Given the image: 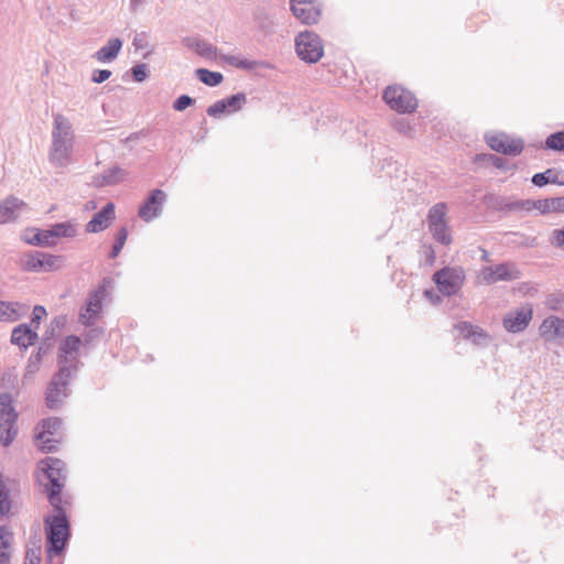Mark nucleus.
<instances>
[{
	"instance_id": "nucleus-36",
	"label": "nucleus",
	"mask_w": 564,
	"mask_h": 564,
	"mask_svg": "<svg viewBox=\"0 0 564 564\" xmlns=\"http://www.w3.org/2000/svg\"><path fill=\"white\" fill-rule=\"evenodd\" d=\"M228 113L237 112L242 108V106L247 101V96L245 93H237L235 95L229 96L228 98H224Z\"/></svg>"
},
{
	"instance_id": "nucleus-5",
	"label": "nucleus",
	"mask_w": 564,
	"mask_h": 564,
	"mask_svg": "<svg viewBox=\"0 0 564 564\" xmlns=\"http://www.w3.org/2000/svg\"><path fill=\"white\" fill-rule=\"evenodd\" d=\"M40 468L48 479L46 491L51 505L61 502V491L66 478L64 463L54 457H46L40 462Z\"/></svg>"
},
{
	"instance_id": "nucleus-30",
	"label": "nucleus",
	"mask_w": 564,
	"mask_h": 564,
	"mask_svg": "<svg viewBox=\"0 0 564 564\" xmlns=\"http://www.w3.org/2000/svg\"><path fill=\"white\" fill-rule=\"evenodd\" d=\"M531 181L533 185L538 187H542L547 184L564 185V175L558 177V174L553 169H549L545 172L534 174Z\"/></svg>"
},
{
	"instance_id": "nucleus-19",
	"label": "nucleus",
	"mask_w": 564,
	"mask_h": 564,
	"mask_svg": "<svg viewBox=\"0 0 564 564\" xmlns=\"http://www.w3.org/2000/svg\"><path fill=\"white\" fill-rule=\"evenodd\" d=\"M539 333L545 341H564V318L555 315L544 318Z\"/></svg>"
},
{
	"instance_id": "nucleus-21",
	"label": "nucleus",
	"mask_w": 564,
	"mask_h": 564,
	"mask_svg": "<svg viewBox=\"0 0 564 564\" xmlns=\"http://www.w3.org/2000/svg\"><path fill=\"white\" fill-rule=\"evenodd\" d=\"M37 338V332L33 330L30 325L19 324L12 329L10 341L12 345L18 346L21 350L25 351L36 343Z\"/></svg>"
},
{
	"instance_id": "nucleus-46",
	"label": "nucleus",
	"mask_w": 564,
	"mask_h": 564,
	"mask_svg": "<svg viewBox=\"0 0 564 564\" xmlns=\"http://www.w3.org/2000/svg\"><path fill=\"white\" fill-rule=\"evenodd\" d=\"M550 243L556 248H564V228L555 229L550 237Z\"/></svg>"
},
{
	"instance_id": "nucleus-17",
	"label": "nucleus",
	"mask_w": 564,
	"mask_h": 564,
	"mask_svg": "<svg viewBox=\"0 0 564 564\" xmlns=\"http://www.w3.org/2000/svg\"><path fill=\"white\" fill-rule=\"evenodd\" d=\"M520 271L512 263H500L496 267H486L482 270V280L487 284H492L499 281H513L520 278Z\"/></svg>"
},
{
	"instance_id": "nucleus-43",
	"label": "nucleus",
	"mask_w": 564,
	"mask_h": 564,
	"mask_svg": "<svg viewBox=\"0 0 564 564\" xmlns=\"http://www.w3.org/2000/svg\"><path fill=\"white\" fill-rule=\"evenodd\" d=\"M206 112L208 116L214 117V118L219 117L220 115H223L225 112H228L225 100L220 99V100L216 101L215 104H213L212 106H209L207 108Z\"/></svg>"
},
{
	"instance_id": "nucleus-11",
	"label": "nucleus",
	"mask_w": 564,
	"mask_h": 564,
	"mask_svg": "<svg viewBox=\"0 0 564 564\" xmlns=\"http://www.w3.org/2000/svg\"><path fill=\"white\" fill-rule=\"evenodd\" d=\"M297 56L306 63H316L324 54L321 37L311 31L301 32L295 39Z\"/></svg>"
},
{
	"instance_id": "nucleus-13",
	"label": "nucleus",
	"mask_w": 564,
	"mask_h": 564,
	"mask_svg": "<svg viewBox=\"0 0 564 564\" xmlns=\"http://www.w3.org/2000/svg\"><path fill=\"white\" fill-rule=\"evenodd\" d=\"M486 142L491 150L506 155H519L524 149L522 139L507 133L486 134Z\"/></svg>"
},
{
	"instance_id": "nucleus-34",
	"label": "nucleus",
	"mask_w": 564,
	"mask_h": 564,
	"mask_svg": "<svg viewBox=\"0 0 564 564\" xmlns=\"http://www.w3.org/2000/svg\"><path fill=\"white\" fill-rule=\"evenodd\" d=\"M196 75L203 84L210 86V87L218 86L224 79V76L221 73L213 72V70H209L206 68H198L196 70Z\"/></svg>"
},
{
	"instance_id": "nucleus-6",
	"label": "nucleus",
	"mask_w": 564,
	"mask_h": 564,
	"mask_svg": "<svg viewBox=\"0 0 564 564\" xmlns=\"http://www.w3.org/2000/svg\"><path fill=\"white\" fill-rule=\"evenodd\" d=\"M73 370L68 366H62L51 379L46 393V406L51 410L59 409L68 397V386L73 378Z\"/></svg>"
},
{
	"instance_id": "nucleus-3",
	"label": "nucleus",
	"mask_w": 564,
	"mask_h": 564,
	"mask_svg": "<svg viewBox=\"0 0 564 564\" xmlns=\"http://www.w3.org/2000/svg\"><path fill=\"white\" fill-rule=\"evenodd\" d=\"M19 414L14 399L9 392H0V444L8 447L18 435Z\"/></svg>"
},
{
	"instance_id": "nucleus-26",
	"label": "nucleus",
	"mask_w": 564,
	"mask_h": 564,
	"mask_svg": "<svg viewBox=\"0 0 564 564\" xmlns=\"http://www.w3.org/2000/svg\"><path fill=\"white\" fill-rule=\"evenodd\" d=\"M22 239L25 243L31 246H41V247H52L54 246V241L50 235L48 229L39 230V229H31L26 230Z\"/></svg>"
},
{
	"instance_id": "nucleus-50",
	"label": "nucleus",
	"mask_w": 564,
	"mask_h": 564,
	"mask_svg": "<svg viewBox=\"0 0 564 564\" xmlns=\"http://www.w3.org/2000/svg\"><path fill=\"white\" fill-rule=\"evenodd\" d=\"M554 213H564V196L554 197Z\"/></svg>"
},
{
	"instance_id": "nucleus-16",
	"label": "nucleus",
	"mask_w": 564,
	"mask_h": 564,
	"mask_svg": "<svg viewBox=\"0 0 564 564\" xmlns=\"http://www.w3.org/2000/svg\"><path fill=\"white\" fill-rule=\"evenodd\" d=\"M166 198L167 196L162 189H152L144 203L139 207V217L147 223L159 217L162 213Z\"/></svg>"
},
{
	"instance_id": "nucleus-22",
	"label": "nucleus",
	"mask_w": 564,
	"mask_h": 564,
	"mask_svg": "<svg viewBox=\"0 0 564 564\" xmlns=\"http://www.w3.org/2000/svg\"><path fill=\"white\" fill-rule=\"evenodd\" d=\"M28 313V306L15 301L0 300V323H14Z\"/></svg>"
},
{
	"instance_id": "nucleus-4",
	"label": "nucleus",
	"mask_w": 564,
	"mask_h": 564,
	"mask_svg": "<svg viewBox=\"0 0 564 564\" xmlns=\"http://www.w3.org/2000/svg\"><path fill=\"white\" fill-rule=\"evenodd\" d=\"M447 209L445 203H436L430 207L426 216L430 234L436 242L443 246H449L453 242L452 230L446 218Z\"/></svg>"
},
{
	"instance_id": "nucleus-56",
	"label": "nucleus",
	"mask_w": 564,
	"mask_h": 564,
	"mask_svg": "<svg viewBox=\"0 0 564 564\" xmlns=\"http://www.w3.org/2000/svg\"><path fill=\"white\" fill-rule=\"evenodd\" d=\"M481 251H482L481 259H482L484 261H489V253H488V251H487V250H485V249H482Z\"/></svg>"
},
{
	"instance_id": "nucleus-54",
	"label": "nucleus",
	"mask_w": 564,
	"mask_h": 564,
	"mask_svg": "<svg viewBox=\"0 0 564 564\" xmlns=\"http://www.w3.org/2000/svg\"><path fill=\"white\" fill-rule=\"evenodd\" d=\"M226 62L235 67H238V63L240 62V58L237 56H227Z\"/></svg>"
},
{
	"instance_id": "nucleus-49",
	"label": "nucleus",
	"mask_w": 564,
	"mask_h": 564,
	"mask_svg": "<svg viewBox=\"0 0 564 564\" xmlns=\"http://www.w3.org/2000/svg\"><path fill=\"white\" fill-rule=\"evenodd\" d=\"M257 61H251L247 58H240V62L238 63V68L246 69V70H252L258 66Z\"/></svg>"
},
{
	"instance_id": "nucleus-2",
	"label": "nucleus",
	"mask_w": 564,
	"mask_h": 564,
	"mask_svg": "<svg viewBox=\"0 0 564 564\" xmlns=\"http://www.w3.org/2000/svg\"><path fill=\"white\" fill-rule=\"evenodd\" d=\"M55 514L45 518L47 553L59 555L69 539V522L61 502L52 505Z\"/></svg>"
},
{
	"instance_id": "nucleus-35",
	"label": "nucleus",
	"mask_w": 564,
	"mask_h": 564,
	"mask_svg": "<svg viewBox=\"0 0 564 564\" xmlns=\"http://www.w3.org/2000/svg\"><path fill=\"white\" fill-rule=\"evenodd\" d=\"M481 161L492 164L498 170L508 171L510 169V165L506 159L495 154H478L476 156V162Z\"/></svg>"
},
{
	"instance_id": "nucleus-24",
	"label": "nucleus",
	"mask_w": 564,
	"mask_h": 564,
	"mask_svg": "<svg viewBox=\"0 0 564 564\" xmlns=\"http://www.w3.org/2000/svg\"><path fill=\"white\" fill-rule=\"evenodd\" d=\"M455 329L463 338L476 345H484L489 338L488 334L482 328L468 322H459L455 325Z\"/></svg>"
},
{
	"instance_id": "nucleus-1",
	"label": "nucleus",
	"mask_w": 564,
	"mask_h": 564,
	"mask_svg": "<svg viewBox=\"0 0 564 564\" xmlns=\"http://www.w3.org/2000/svg\"><path fill=\"white\" fill-rule=\"evenodd\" d=\"M75 134L70 121L61 113L53 116L52 143L48 161L57 169H65L72 163Z\"/></svg>"
},
{
	"instance_id": "nucleus-15",
	"label": "nucleus",
	"mask_w": 564,
	"mask_h": 564,
	"mask_svg": "<svg viewBox=\"0 0 564 564\" xmlns=\"http://www.w3.org/2000/svg\"><path fill=\"white\" fill-rule=\"evenodd\" d=\"M533 316V308L530 304L508 312L502 318V325L509 333H521L527 329Z\"/></svg>"
},
{
	"instance_id": "nucleus-38",
	"label": "nucleus",
	"mask_w": 564,
	"mask_h": 564,
	"mask_svg": "<svg viewBox=\"0 0 564 564\" xmlns=\"http://www.w3.org/2000/svg\"><path fill=\"white\" fill-rule=\"evenodd\" d=\"M127 237H128L127 228L126 227H121L118 230L117 236H116V240H115V242L112 245V249H111V252H110V258L115 259L116 257L119 256V253L121 252L122 248L124 247Z\"/></svg>"
},
{
	"instance_id": "nucleus-55",
	"label": "nucleus",
	"mask_w": 564,
	"mask_h": 564,
	"mask_svg": "<svg viewBox=\"0 0 564 564\" xmlns=\"http://www.w3.org/2000/svg\"><path fill=\"white\" fill-rule=\"evenodd\" d=\"M139 135L140 133L135 132V133H131L129 137L126 138V142H134L139 139Z\"/></svg>"
},
{
	"instance_id": "nucleus-33",
	"label": "nucleus",
	"mask_w": 564,
	"mask_h": 564,
	"mask_svg": "<svg viewBox=\"0 0 564 564\" xmlns=\"http://www.w3.org/2000/svg\"><path fill=\"white\" fill-rule=\"evenodd\" d=\"M127 175V172L119 167L112 166L108 170H105L100 177L102 178L101 185H115L120 183Z\"/></svg>"
},
{
	"instance_id": "nucleus-32",
	"label": "nucleus",
	"mask_w": 564,
	"mask_h": 564,
	"mask_svg": "<svg viewBox=\"0 0 564 564\" xmlns=\"http://www.w3.org/2000/svg\"><path fill=\"white\" fill-rule=\"evenodd\" d=\"M67 323L66 315L55 316L47 326L46 330L43 334L42 343L52 344V340L57 334L65 327Z\"/></svg>"
},
{
	"instance_id": "nucleus-28",
	"label": "nucleus",
	"mask_w": 564,
	"mask_h": 564,
	"mask_svg": "<svg viewBox=\"0 0 564 564\" xmlns=\"http://www.w3.org/2000/svg\"><path fill=\"white\" fill-rule=\"evenodd\" d=\"M13 534L7 525L0 527V564H10Z\"/></svg>"
},
{
	"instance_id": "nucleus-53",
	"label": "nucleus",
	"mask_w": 564,
	"mask_h": 564,
	"mask_svg": "<svg viewBox=\"0 0 564 564\" xmlns=\"http://www.w3.org/2000/svg\"><path fill=\"white\" fill-rule=\"evenodd\" d=\"M133 45L137 50L144 47V37L140 34H137L133 39Z\"/></svg>"
},
{
	"instance_id": "nucleus-12",
	"label": "nucleus",
	"mask_w": 564,
	"mask_h": 564,
	"mask_svg": "<svg viewBox=\"0 0 564 564\" xmlns=\"http://www.w3.org/2000/svg\"><path fill=\"white\" fill-rule=\"evenodd\" d=\"M383 99L391 109L401 113L412 112L417 107L414 95L400 86L387 87L383 91Z\"/></svg>"
},
{
	"instance_id": "nucleus-31",
	"label": "nucleus",
	"mask_w": 564,
	"mask_h": 564,
	"mask_svg": "<svg viewBox=\"0 0 564 564\" xmlns=\"http://www.w3.org/2000/svg\"><path fill=\"white\" fill-rule=\"evenodd\" d=\"M50 235L53 238H73L77 235V226L72 221L57 223L50 228Z\"/></svg>"
},
{
	"instance_id": "nucleus-10",
	"label": "nucleus",
	"mask_w": 564,
	"mask_h": 564,
	"mask_svg": "<svg viewBox=\"0 0 564 564\" xmlns=\"http://www.w3.org/2000/svg\"><path fill=\"white\" fill-rule=\"evenodd\" d=\"M111 280L104 278L97 289L88 296L86 307L79 314V322L85 326H91L96 323L102 310V301L107 296V289L110 286Z\"/></svg>"
},
{
	"instance_id": "nucleus-41",
	"label": "nucleus",
	"mask_w": 564,
	"mask_h": 564,
	"mask_svg": "<svg viewBox=\"0 0 564 564\" xmlns=\"http://www.w3.org/2000/svg\"><path fill=\"white\" fill-rule=\"evenodd\" d=\"M507 208L509 210H524V212H531L534 209V200L532 199H522V200H516L512 203L507 204Z\"/></svg>"
},
{
	"instance_id": "nucleus-27",
	"label": "nucleus",
	"mask_w": 564,
	"mask_h": 564,
	"mask_svg": "<svg viewBox=\"0 0 564 564\" xmlns=\"http://www.w3.org/2000/svg\"><path fill=\"white\" fill-rule=\"evenodd\" d=\"M51 348L52 344L41 343V345L37 347V350L31 354L28 359V364L25 366V376H33L39 371L43 357L47 355Z\"/></svg>"
},
{
	"instance_id": "nucleus-44",
	"label": "nucleus",
	"mask_w": 564,
	"mask_h": 564,
	"mask_svg": "<svg viewBox=\"0 0 564 564\" xmlns=\"http://www.w3.org/2000/svg\"><path fill=\"white\" fill-rule=\"evenodd\" d=\"M195 102V99L192 98L191 96L188 95H182L180 96L174 102H173V108L174 110L176 111H184L186 108H188L189 106L194 105Z\"/></svg>"
},
{
	"instance_id": "nucleus-20",
	"label": "nucleus",
	"mask_w": 564,
	"mask_h": 564,
	"mask_svg": "<svg viewBox=\"0 0 564 564\" xmlns=\"http://www.w3.org/2000/svg\"><path fill=\"white\" fill-rule=\"evenodd\" d=\"M115 218V205L107 203L93 218L86 224L85 230L90 234H97L107 229Z\"/></svg>"
},
{
	"instance_id": "nucleus-51",
	"label": "nucleus",
	"mask_w": 564,
	"mask_h": 564,
	"mask_svg": "<svg viewBox=\"0 0 564 564\" xmlns=\"http://www.w3.org/2000/svg\"><path fill=\"white\" fill-rule=\"evenodd\" d=\"M424 295L434 304H437L441 301L440 296L435 293L434 290H425Z\"/></svg>"
},
{
	"instance_id": "nucleus-57",
	"label": "nucleus",
	"mask_w": 564,
	"mask_h": 564,
	"mask_svg": "<svg viewBox=\"0 0 564 564\" xmlns=\"http://www.w3.org/2000/svg\"><path fill=\"white\" fill-rule=\"evenodd\" d=\"M130 2H131V6H135L139 2V0H130Z\"/></svg>"
},
{
	"instance_id": "nucleus-39",
	"label": "nucleus",
	"mask_w": 564,
	"mask_h": 564,
	"mask_svg": "<svg viewBox=\"0 0 564 564\" xmlns=\"http://www.w3.org/2000/svg\"><path fill=\"white\" fill-rule=\"evenodd\" d=\"M11 511L9 490L3 482H0V517L8 516Z\"/></svg>"
},
{
	"instance_id": "nucleus-18",
	"label": "nucleus",
	"mask_w": 564,
	"mask_h": 564,
	"mask_svg": "<svg viewBox=\"0 0 564 564\" xmlns=\"http://www.w3.org/2000/svg\"><path fill=\"white\" fill-rule=\"evenodd\" d=\"M28 205L22 199L10 195L0 200V225L14 223L28 212Z\"/></svg>"
},
{
	"instance_id": "nucleus-40",
	"label": "nucleus",
	"mask_w": 564,
	"mask_h": 564,
	"mask_svg": "<svg viewBox=\"0 0 564 564\" xmlns=\"http://www.w3.org/2000/svg\"><path fill=\"white\" fill-rule=\"evenodd\" d=\"M47 315L46 310L42 305H35L32 311V317L30 322V326L33 330L39 329L41 321Z\"/></svg>"
},
{
	"instance_id": "nucleus-52",
	"label": "nucleus",
	"mask_w": 564,
	"mask_h": 564,
	"mask_svg": "<svg viewBox=\"0 0 564 564\" xmlns=\"http://www.w3.org/2000/svg\"><path fill=\"white\" fill-rule=\"evenodd\" d=\"M25 564H41V558L35 553L28 552Z\"/></svg>"
},
{
	"instance_id": "nucleus-58",
	"label": "nucleus",
	"mask_w": 564,
	"mask_h": 564,
	"mask_svg": "<svg viewBox=\"0 0 564 564\" xmlns=\"http://www.w3.org/2000/svg\"><path fill=\"white\" fill-rule=\"evenodd\" d=\"M535 238H532L531 246H534Z\"/></svg>"
},
{
	"instance_id": "nucleus-23",
	"label": "nucleus",
	"mask_w": 564,
	"mask_h": 564,
	"mask_svg": "<svg viewBox=\"0 0 564 564\" xmlns=\"http://www.w3.org/2000/svg\"><path fill=\"white\" fill-rule=\"evenodd\" d=\"M291 10L305 24L316 23L321 15V11L310 1L291 3Z\"/></svg>"
},
{
	"instance_id": "nucleus-14",
	"label": "nucleus",
	"mask_w": 564,
	"mask_h": 564,
	"mask_svg": "<svg viewBox=\"0 0 564 564\" xmlns=\"http://www.w3.org/2000/svg\"><path fill=\"white\" fill-rule=\"evenodd\" d=\"M80 345L82 340L76 335H69L62 340L57 356L58 369L62 366H68L72 368L73 373L78 370L79 361L76 354L78 352Z\"/></svg>"
},
{
	"instance_id": "nucleus-47",
	"label": "nucleus",
	"mask_w": 564,
	"mask_h": 564,
	"mask_svg": "<svg viewBox=\"0 0 564 564\" xmlns=\"http://www.w3.org/2000/svg\"><path fill=\"white\" fill-rule=\"evenodd\" d=\"M111 76V72L108 69H95L93 72L91 80L96 84L106 82Z\"/></svg>"
},
{
	"instance_id": "nucleus-25",
	"label": "nucleus",
	"mask_w": 564,
	"mask_h": 564,
	"mask_svg": "<svg viewBox=\"0 0 564 564\" xmlns=\"http://www.w3.org/2000/svg\"><path fill=\"white\" fill-rule=\"evenodd\" d=\"M122 47V41L119 37L110 39L106 45L100 47L94 57L100 63H108L113 61Z\"/></svg>"
},
{
	"instance_id": "nucleus-7",
	"label": "nucleus",
	"mask_w": 564,
	"mask_h": 564,
	"mask_svg": "<svg viewBox=\"0 0 564 564\" xmlns=\"http://www.w3.org/2000/svg\"><path fill=\"white\" fill-rule=\"evenodd\" d=\"M61 429L62 420L58 417L42 420L35 427L36 446L45 453L55 452L62 438Z\"/></svg>"
},
{
	"instance_id": "nucleus-48",
	"label": "nucleus",
	"mask_w": 564,
	"mask_h": 564,
	"mask_svg": "<svg viewBox=\"0 0 564 564\" xmlns=\"http://www.w3.org/2000/svg\"><path fill=\"white\" fill-rule=\"evenodd\" d=\"M423 256L426 264L432 265L435 261V251L432 246H423Z\"/></svg>"
},
{
	"instance_id": "nucleus-8",
	"label": "nucleus",
	"mask_w": 564,
	"mask_h": 564,
	"mask_svg": "<svg viewBox=\"0 0 564 564\" xmlns=\"http://www.w3.org/2000/svg\"><path fill=\"white\" fill-rule=\"evenodd\" d=\"M466 279L465 270L462 267H444L433 274V281L437 290L445 296L457 294Z\"/></svg>"
},
{
	"instance_id": "nucleus-29",
	"label": "nucleus",
	"mask_w": 564,
	"mask_h": 564,
	"mask_svg": "<svg viewBox=\"0 0 564 564\" xmlns=\"http://www.w3.org/2000/svg\"><path fill=\"white\" fill-rule=\"evenodd\" d=\"M187 46L193 48L198 55L207 59H214L217 56V48L213 44L200 39H187Z\"/></svg>"
},
{
	"instance_id": "nucleus-9",
	"label": "nucleus",
	"mask_w": 564,
	"mask_h": 564,
	"mask_svg": "<svg viewBox=\"0 0 564 564\" xmlns=\"http://www.w3.org/2000/svg\"><path fill=\"white\" fill-rule=\"evenodd\" d=\"M62 256L30 251L21 258V269L26 272H51L63 265Z\"/></svg>"
},
{
	"instance_id": "nucleus-45",
	"label": "nucleus",
	"mask_w": 564,
	"mask_h": 564,
	"mask_svg": "<svg viewBox=\"0 0 564 564\" xmlns=\"http://www.w3.org/2000/svg\"><path fill=\"white\" fill-rule=\"evenodd\" d=\"M131 70L135 82L141 83L148 77V66L145 64H138Z\"/></svg>"
},
{
	"instance_id": "nucleus-42",
	"label": "nucleus",
	"mask_w": 564,
	"mask_h": 564,
	"mask_svg": "<svg viewBox=\"0 0 564 564\" xmlns=\"http://www.w3.org/2000/svg\"><path fill=\"white\" fill-rule=\"evenodd\" d=\"M534 209L541 214L554 213V197L534 200Z\"/></svg>"
},
{
	"instance_id": "nucleus-37",
	"label": "nucleus",
	"mask_w": 564,
	"mask_h": 564,
	"mask_svg": "<svg viewBox=\"0 0 564 564\" xmlns=\"http://www.w3.org/2000/svg\"><path fill=\"white\" fill-rule=\"evenodd\" d=\"M545 148L554 151H564V131L550 134L545 140Z\"/></svg>"
}]
</instances>
